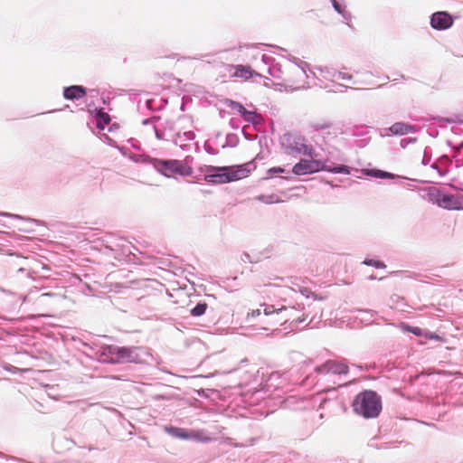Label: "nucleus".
Here are the masks:
<instances>
[{
	"label": "nucleus",
	"instance_id": "obj_1",
	"mask_svg": "<svg viewBox=\"0 0 463 463\" xmlns=\"http://www.w3.org/2000/svg\"><path fill=\"white\" fill-rule=\"evenodd\" d=\"M352 407L357 415L366 419L375 418L382 411V401L375 392L364 391L355 396Z\"/></svg>",
	"mask_w": 463,
	"mask_h": 463
},
{
	"label": "nucleus",
	"instance_id": "obj_2",
	"mask_svg": "<svg viewBox=\"0 0 463 463\" xmlns=\"http://www.w3.org/2000/svg\"><path fill=\"white\" fill-rule=\"evenodd\" d=\"M137 347H126L118 345H106L101 349L103 361L112 364L138 363L140 356Z\"/></svg>",
	"mask_w": 463,
	"mask_h": 463
},
{
	"label": "nucleus",
	"instance_id": "obj_3",
	"mask_svg": "<svg viewBox=\"0 0 463 463\" xmlns=\"http://www.w3.org/2000/svg\"><path fill=\"white\" fill-rule=\"evenodd\" d=\"M320 170H326L332 173L349 175L350 170L346 165H339L334 168L327 166L324 162L320 160H307L301 159L298 164L293 166L292 172L297 175H304L318 172Z\"/></svg>",
	"mask_w": 463,
	"mask_h": 463
},
{
	"label": "nucleus",
	"instance_id": "obj_4",
	"mask_svg": "<svg viewBox=\"0 0 463 463\" xmlns=\"http://www.w3.org/2000/svg\"><path fill=\"white\" fill-rule=\"evenodd\" d=\"M307 140L304 137L294 134L286 133L281 137V146L288 154H303L313 157L314 149L311 146L307 145Z\"/></svg>",
	"mask_w": 463,
	"mask_h": 463
},
{
	"label": "nucleus",
	"instance_id": "obj_5",
	"mask_svg": "<svg viewBox=\"0 0 463 463\" xmlns=\"http://www.w3.org/2000/svg\"><path fill=\"white\" fill-rule=\"evenodd\" d=\"M157 165L166 176H170L173 174L190 176L193 174V168L180 160H159Z\"/></svg>",
	"mask_w": 463,
	"mask_h": 463
},
{
	"label": "nucleus",
	"instance_id": "obj_6",
	"mask_svg": "<svg viewBox=\"0 0 463 463\" xmlns=\"http://www.w3.org/2000/svg\"><path fill=\"white\" fill-rule=\"evenodd\" d=\"M210 171H224L227 183L238 181L246 178L250 175L247 165H232V166H211Z\"/></svg>",
	"mask_w": 463,
	"mask_h": 463
},
{
	"label": "nucleus",
	"instance_id": "obj_7",
	"mask_svg": "<svg viewBox=\"0 0 463 463\" xmlns=\"http://www.w3.org/2000/svg\"><path fill=\"white\" fill-rule=\"evenodd\" d=\"M437 203L439 207L447 210L463 209L462 199L454 194H439L437 198Z\"/></svg>",
	"mask_w": 463,
	"mask_h": 463
},
{
	"label": "nucleus",
	"instance_id": "obj_8",
	"mask_svg": "<svg viewBox=\"0 0 463 463\" xmlns=\"http://www.w3.org/2000/svg\"><path fill=\"white\" fill-rule=\"evenodd\" d=\"M226 68L229 71V72L233 71V72L231 73V77L233 78H241L247 80L254 76L260 77V74L252 70L250 66L238 64L227 65Z\"/></svg>",
	"mask_w": 463,
	"mask_h": 463
},
{
	"label": "nucleus",
	"instance_id": "obj_9",
	"mask_svg": "<svg viewBox=\"0 0 463 463\" xmlns=\"http://www.w3.org/2000/svg\"><path fill=\"white\" fill-rule=\"evenodd\" d=\"M316 371L319 373L345 374L348 372V366L344 363L327 361L318 366Z\"/></svg>",
	"mask_w": 463,
	"mask_h": 463
},
{
	"label": "nucleus",
	"instance_id": "obj_10",
	"mask_svg": "<svg viewBox=\"0 0 463 463\" xmlns=\"http://www.w3.org/2000/svg\"><path fill=\"white\" fill-rule=\"evenodd\" d=\"M453 24V19L447 12L434 13L430 19V24L434 29L445 30L449 28Z\"/></svg>",
	"mask_w": 463,
	"mask_h": 463
},
{
	"label": "nucleus",
	"instance_id": "obj_11",
	"mask_svg": "<svg viewBox=\"0 0 463 463\" xmlns=\"http://www.w3.org/2000/svg\"><path fill=\"white\" fill-rule=\"evenodd\" d=\"M212 165H206L202 171L205 173L203 180L212 184H227L224 171H210Z\"/></svg>",
	"mask_w": 463,
	"mask_h": 463
},
{
	"label": "nucleus",
	"instance_id": "obj_12",
	"mask_svg": "<svg viewBox=\"0 0 463 463\" xmlns=\"http://www.w3.org/2000/svg\"><path fill=\"white\" fill-rule=\"evenodd\" d=\"M86 95V90L82 86L73 85L67 87L63 90V96L66 99H79Z\"/></svg>",
	"mask_w": 463,
	"mask_h": 463
},
{
	"label": "nucleus",
	"instance_id": "obj_13",
	"mask_svg": "<svg viewBox=\"0 0 463 463\" xmlns=\"http://www.w3.org/2000/svg\"><path fill=\"white\" fill-rule=\"evenodd\" d=\"M388 130L392 135L403 136L414 131V127L405 122H396L392 124Z\"/></svg>",
	"mask_w": 463,
	"mask_h": 463
},
{
	"label": "nucleus",
	"instance_id": "obj_14",
	"mask_svg": "<svg viewBox=\"0 0 463 463\" xmlns=\"http://www.w3.org/2000/svg\"><path fill=\"white\" fill-rule=\"evenodd\" d=\"M165 430L168 434L177 439H189L190 438L195 437L194 434H189L188 430L182 428L165 427Z\"/></svg>",
	"mask_w": 463,
	"mask_h": 463
},
{
	"label": "nucleus",
	"instance_id": "obj_15",
	"mask_svg": "<svg viewBox=\"0 0 463 463\" xmlns=\"http://www.w3.org/2000/svg\"><path fill=\"white\" fill-rule=\"evenodd\" d=\"M208 305L206 302H199L197 305L190 310L193 317H201L207 310Z\"/></svg>",
	"mask_w": 463,
	"mask_h": 463
},
{
	"label": "nucleus",
	"instance_id": "obj_16",
	"mask_svg": "<svg viewBox=\"0 0 463 463\" xmlns=\"http://www.w3.org/2000/svg\"><path fill=\"white\" fill-rule=\"evenodd\" d=\"M97 118H98L97 127L101 129L104 128V125L102 123H104L105 125H108L110 122L109 115L107 112H104L102 110L98 111Z\"/></svg>",
	"mask_w": 463,
	"mask_h": 463
},
{
	"label": "nucleus",
	"instance_id": "obj_17",
	"mask_svg": "<svg viewBox=\"0 0 463 463\" xmlns=\"http://www.w3.org/2000/svg\"><path fill=\"white\" fill-rule=\"evenodd\" d=\"M227 106L232 109V110H235L237 111L238 113H240L241 116L242 114L245 112V108L243 107L242 104H241L240 102H237V101H234V100H232V99H227L226 102Z\"/></svg>",
	"mask_w": 463,
	"mask_h": 463
},
{
	"label": "nucleus",
	"instance_id": "obj_18",
	"mask_svg": "<svg viewBox=\"0 0 463 463\" xmlns=\"http://www.w3.org/2000/svg\"><path fill=\"white\" fill-rule=\"evenodd\" d=\"M286 310H287L286 307H282L280 308L276 309L273 306H268V307H266L264 308L263 312H264L265 316H271V315H274V314L279 315L283 311H286Z\"/></svg>",
	"mask_w": 463,
	"mask_h": 463
},
{
	"label": "nucleus",
	"instance_id": "obj_19",
	"mask_svg": "<svg viewBox=\"0 0 463 463\" xmlns=\"http://www.w3.org/2000/svg\"><path fill=\"white\" fill-rule=\"evenodd\" d=\"M242 117L246 121L251 122V123H257L258 122L257 118H260V116L256 112L249 111L247 109H245V112L242 114Z\"/></svg>",
	"mask_w": 463,
	"mask_h": 463
},
{
	"label": "nucleus",
	"instance_id": "obj_20",
	"mask_svg": "<svg viewBox=\"0 0 463 463\" xmlns=\"http://www.w3.org/2000/svg\"><path fill=\"white\" fill-rule=\"evenodd\" d=\"M258 199L265 203H274L279 202V198L274 195H260L258 197Z\"/></svg>",
	"mask_w": 463,
	"mask_h": 463
},
{
	"label": "nucleus",
	"instance_id": "obj_21",
	"mask_svg": "<svg viewBox=\"0 0 463 463\" xmlns=\"http://www.w3.org/2000/svg\"><path fill=\"white\" fill-rule=\"evenodd\" d=\"M364 264L368 265V266H373L377 269H385L386 268V265L382 262V261H379V260H365L364 261Z\"/></svg>",
	"mask_w": 463,
	"mask_h": 463
},
{
	"label": "nucleus",
	"instance_id": "obj_22",
	"mask_svg": "<svg viewBox=\"0 0 463 463\" xmlns=\"http://www.w3.org/2000/svg\"><path fill=\"white\" fill-rule=\"evenodd\" d=\"M189 434H194L195 436L194 438H190L189 439H195V440H199V441H203V442H206V441L210 440L209 438L203 436V433L198 432V431L192 430V431H189Z\"/></svg>",
	"mask_w": 463,
	"mask_h": 463
},
{
	"label": "nucleus",
	"instance_id": "obj_23",
	"mask_svg": "<svg viewBox=\"0 0 463 463\" xmlns=\"http://www.w3.org/2000/svg\"><path fill=\"white\" fill-rule=\"evenodd\" d=\"M406 329L415 335L421 336L424 335L425 333H423V330L417 326H407Z\"/></svg>",
	"mask_w": 463,
	"mask_h": 463
},
{
	"label": "nucleus",
	"instance_id": "obj_24",
	"mask_svg": "<svg viewBox=\"0 0 463 463\" xmlns=\"http://www.w3.org/2000/svg\"><path fill=\"white\" fill-rule=\"evenodd\" d=\"M268 173L270 176H272L275 174H283L285 173V169L282 167H271L268 170Z\"/></svg>",
	"mask_w": 463,
	"mask_h": 463
},
{
	"label": "nucleus",
	"instance_id": "obj_25",
	"mask_svg": "<svg viewBox=\"0 0 463 463\" xmlns=\"http://www.w3.org/2000/svg\"><path fill=\"white\" fill-rule=\"evenodd\" d=\"M424 336L428 337L430 339H435V340H439L440 339V337L438 335L433 334V333H425Z\"/></svg>",
	"mask_w": 463,
	"mask_h": 463
},
{
	"label": "nucleus",
	"instance_id": "obj_26",
	"mask_svg": "<svg viewBox=\"0 0 463 463\" xmlns=\"http://www.w3.org/2000/svg\"><path fill=\"white\" fill-rule=\"evenodd\" d=\"M261 314V310L260 309H256V310H252L251 313H250L248 315L249 317H257L259 316H260Z\"/></svg>",
	"mask_w": 463,
	"mask_h": 463
},
{
	"label": "nucleus",
	"instance_id": "obj_27",
	"mask_svg": "<svg viewBox=\"0 0 463 463\" xmlns=\"http://www.w3.org/2000/svg\"><path fill=\"white\" fill-rule=\"evenodd\" d=\"M333 2V5L335 7V9L339 13V14H342V8L339 5V3L337 2V0H332Z\"/></svg>",
	"mask_w": 463,
	"mask_h": 463
},
{
	"label": "nucleus",
	"instance_id": "obj_28",
	"mask_svg": "<svg viewBox=\"0 0 463 463\" xmlns=\"http://www.w3.org/2000/svg\"><path fill=\"white\" fill-rule=\"evenodd\" d=\"M376 176L378 177H391L392 175L389 174V173H386V172H382V171H378L376 174H375Z\"/></svg>",
	"mask_w": 463,
	"mask_h": 463
},
{
	"label": "nucleus",
	"instance_id": "obj_29",
	"mask_svg": "<svg viewBox=\"0 0 463 463\" xmlns=\"http://www.w3.org/2000/svg\"><path fill=\"white\" fill-rule=\"evenodd\" d=\"M306 319H307V317H303L302 319L298 318V319L297 320V322L300 323V322L306 321Z\"/></svg>",
	"mask_w": 463,
	"mask_h": 463
}]
</instances>
